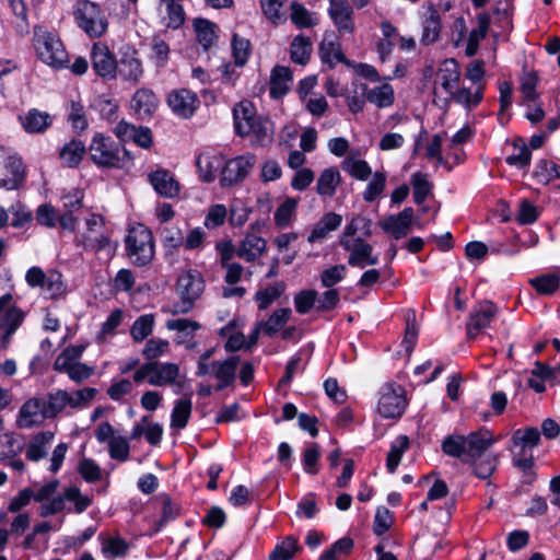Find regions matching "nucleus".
<instances>
[{
  "instance_id": "obj_60",
  "label": "nucleus",
  "mask_w": 560,
  "mask_h": 560,
  "mask_svg": "<svg viewBox=\"0 0 560 560\" xmlns=\"http://www.w3.org/2000/svg\"><path fill=\"white\" fill-rule=\"evenodd\" d=\"M94 108L100 113L101 118L113 122L118 118V104L115 100L106 98L103 95L95 100Z\"/></svg>"
},
{
  "instance_id": "obj_64",
  "label": "nucleus",
  "mask_w": 560,
  "mask_h": 560,
  "mask_svg": "<svg viewBox=\"0 0 560 560\" xmlns=\"http://www.w3.org/2000/svg\"><path fill=\"white\" fill-rule=\"evenodd\" d=\"M394 514L385 506H378L373 521V533L382 536L389 530L393 524Z\"/></svg>"
},
{
  "instance_id": "obj_6",
  "label": "nucleus",
  "mask_w": 560,
  "mask_h": 560,
  "mask_svg": "<svg viewBox=\"0 0 560 560\" xmlns=\"http://www.w3.org/2000/svg\"><path fill=\"white\" fill-rule=\"evenodd\" d=\"M13 295L5 293L0 296V348L5 349L10 337L22 325L25 313L16 305H11Z\"/></svg>"
},
{
  "instance_id": "obj_51",
  "label": "nucleus",
  "mask_w": 560,
  "mask_h": 560,
  "mask_svg": "<svg viewBox=\"0 0 560 560\" xmlns=\"http://www.w3.org/2000/svg\"><path fill=\"white\" fill-rule=\"evenodd\" d=\"M296 207L298 200L291 197L287 198L282 203H280L273 214L276 226L279 229L289 226Z\"/></svg>"
},
{
  "instance_id": "obj_22",
  "label": "nucleus",
  "mask_w": 560,
  "mask_h": 560,
  "mask_svg": "<svg viewBox=\"0 0 560 560\" xmlns=\"http://www.w3.org/2000/svg\"><path fill=\"white\" fill-rule=\"evenodd\" d=\"M373 246L362 237L353 241V248L348 257V264L351 267L364 268L366 265H377L378 257L373 256Z\"/></svg>"
},
{
  "instance_id": "obj_29",
  "label": "nucleus",
  "mask_w": 560,
  "mask_h": 560,
  "mask_svg": "<svg viewBox=\"0 0 560 560\" xmlns=\"http://www.w3.org/2000/svg\"><path fill=\"white\" fill-rule=\"evenodd\" d=\"M532 177L537 184L547 186L553 179L560 178V165L548 159H540L535 164Z\"/></svg>"
},
{
  "instance_id": "obj_49",
  "label": "nucleus",
  "mask_w": 560,
  "mask_h": 560,
  "mask_svg": "<svg viewBox=\"0 0 560 560\" xmlns=\"http://www.w3.org/2000/svg\"><path fill=\"white\" fill-rule=\"evenodd\" d=\"M320 459V447L317 443L308 444L302 453V467L307 475H317L319 471L318 463Z\"/></svg>"
},
{
  "instance_id": "obj_11",
  "label": "nucleus",
  "mask_w": 560,
  "mask_h": 560,
  "mask_svg": "<svg viewBox=\"0 0 560 560\" xmlns=\"http://www.w3.org/2000/svg\"><path fill=\"white\" fill-rule=\"evenodd\" d=\"M167 104L176 116L188 119L199 108L200 101L195 92L188 89H179L170 92Z\"/></svg>"
},
{
  "instance_id": "obj_27",
  "label": "nucleus",
  "mask_w": 560,
  "mask_h": 560,
  "mask_svg": "<svg viewBox=\"0 0 560 560\" xmlns=\"http://www.w3.org/2000/svg\"><path fill=\"white\" fill-rule=\"evenodd\" d=\"M70 393L66 389H55L44 398L43 419H55L69 406Z\"/></svg>"
},
{
  "instance_id": "obj_35",
  "label": "nucleus",
  "mask_w": 560,
  "mask_h": 560,
  "mask_svg": "<svg viewBox=\"0 0 560 560\" xmlns=\"http://www.w3.org/2000/svg\"><path fill=\"white\" fill-rule=\"evenodd\" d=\"M441 33V15L433 4L429 7V15L423 22V34L421 42L424 45L435 43Z\"/></svg>"
},
{
  "instance_id": "obj_23",
  "label": "nucleus",
  "mask_w": 560,
  "mask_h": 560,
  "mask_svg": "<svg viewBox=\"0 0 560 560\" xmlns=\"http://www.w3.org/2000/svg\"><path fill=\"white\" fill-rule=\"evenodd\" d=\"M156 499L161 502V516L154 522L151 535L160 533L168 523L174 522L182 514L180 504L173 501L170 494L161 493Z\"/></svg>"
},
{
  "instance_id": "obj_9",
  "label": "nucleus",
  "mask_w": 560,
  "mask_h": 560,
  "mask_svg": "<svg viewBox=\"0 0 560 560\" xmlns=\"http://www.w3.org/2000/svg\"><path fill=\"white\" fill-rule=\"evenodd\" d=\"M90 60L94 73L104 81H112L117 78V56L109 49L106 43H93Z\"/></svg>"
},
{
  "instance_id": "obj_15",
  "label": "nucleus",
  "mask_w": 560,
  "mask_h": 560,
  "mask_svg": "<svg viewBox=\"0 0 560 560\" xmlns=\"http://www.w3.org/2000/svg\"><path fill=\"white\" fill-rule=\"evenodd\" d=\"M224 156L214 151H205L198 154L196 167L201 182L209 184L215 180L224 164Z\"/></svg>"
},
{
  "instance_id": "obj_25",
  "label": "nucleus",
  "mask_w": 560,
  "mask_h": 560,
  "mask_svg": "<svg viewBox=\"0 0 560 560\" xmlns=\"http://www.w3.org/2000/svg\"><path fill=\"white\" fill-rule=\"evenodd\" d=\"M293 74L289 67L275 66L271 70L269 95L272 100H280L290 90L288 82L292 81Z\"/></svg>"
},
{
  "instance_id": "obj_42",
  "label": "nucleus",
  "mask_w": 560,
  "mask_h": 560,
  "mask_svg": "<svg viewBox=\"0 0 560 560\" xmlns=\"http://www.w3.org/2000/svg\"><path fill=\"white\" fill-rule=\"evenodd\" d=\"M72 129L78 136H82L90 126L86 116L85 107L80 101H71L70 108L67 116Z\"/></svg>"
},
{
  "instance_id": "obj_54",
  "label": "nucleus",
  "mask_w": 560,
  "mask_h": 560,
  "mask_svg": "<svg viewBox=\"0 0 560 560\" xmlns=\"http://www.w3.org/2000/svg\"><path fill=\"white\" fill-rule=\"evenodd\" d=\"M65 501L74 503V513L81 514L92 504V499L82 494L77 486H70L63 489Z\"/></svg>"
},
{
  "instance_id": "obj_36",
  "label": "nucleus",
  "mask_w": 560,
  "mask_h": 560,
  "mask_svg": "<svg viewBox=\"0 0 560 560\" xmlns=\"http://www.w3.org/2000/svg\"><path fill=\"white\" fill-rule=\"evenodd\" d=\"M529 285L539 295H552L560 288V276L553 272L541 273L528 280Z\"/></svg>"
},
{
  "instance_id": "obj_24",
  "label": "nucleus",
  "mask_w": 560,
  "mask_h": 560,
  "mask_svg": "<svg viewBox=\"0 0 560 560\" xmlns=\"http://www.w3.org/2000/svg\"><path fill=\"white\" fill-rule=\"evenodd\" d=\"M21 125L27 133H44L51 125L52 117L46 112L31 108L24 116H20Z\"/></svg>"
},
{
  "instance_id": "obj_19",
  "label": "nucleus",
  "mask_w": 560,
  "mask_h": 560,
  "mask_svg": "<svg viewBox=\"0 0 560 560\" xmlns=\"http://www.w3.org/2000/svg\"><path fill=\"white\" fill-rule=\"evenodd\" d=\"M44 398L32 397L27 399L20 408L18 416V427L22 429H31L40 425L43 419Z\"/></svg>"
},
{
  "instance_id": "obj_47",
  "label": "nucleus",
  "mask_w": 560,
  "mask_h": 560,
  "mask_svg": "<svg viewBox=\"0 0 560 560\" xmlns=\"http://www.w3.org/2000/svg\"><path fill=\"white\" fill-rule=\"evenodd\" d=\"M271 124L269 119L258 116L249 128L242 130V127L237 126V136L244 138L249 135H254L256 142L260 145H265L266 142L271 141V137L268 135V125Z\"/></svg>"
},
{
  "instance_id": "obj_55",
  "label": "nucleus",
  "mask_w": 560,
  "mask_h": 560,
  "mask_svg": "<svg viewBox=\"0 0 560 560\" xmlns=\"http://www.w3.org/2000/svg\"><path fill=\"white\" fill-rule=\"evenodd\" d=\"M9 213L12 215L10 224L14 229H23L33 221L32 212L21 201L11 205Z\"/></svg>"
},
{
  "instance_id": "obj_46",
  "label": "nucleus",
  "mask_w": 560,
  "mask_h": 560,
  "mask_svg": "<svg viewBox=\"0 0 560 560\" xmlns=\"http://www.w3.org/2000/svg\"><path fill=\"white\" fill-rule=\"evenodd\" d=\"M231 46L235 66L244 67L252 55L250 40L234 33L232 35Z\"/></svg>"
},
{
  "instance_id": "obj_63",
  "label": "nucleus",
  "mask_w": 560,
  "mask_h": 560,
  "mask_svg": "<svg viewBox=\"0 0 560 560\" xmlns=\"http://www.w3.org/2000/svg\"><path fill=\"white\" fill-rule=\"evenodd\" d=\"M108 452L112 459L126 462L129 457L130 445L125 436H116L108 442Z\"/></svg>"
},
{
  "instance_id": "obj_48",
  "label": "nucleus",
  "mask_w": 560,
  "mask_h": 560,
  "mask_svg": "<svg viewBox=\"0 0 560 560\" xmlns=\"http://www.w3.org/2000/svg\"><path fill=\"white\" fill-rule=\"evenodd\" d=\"M129 551L128 541L120 537H107L102 541V552L110 559L124 558Z\"/></svg>"
},
{
  "instance_id": "obj_13",
  "label": "nucleus",
  "mask_w": 560,
  "mask_h": 560,
  "mask_svg": "<svg viewBox=\"0 0 560 560\" xmlns=\"http://www.w3.org/2000/svg\"><path fill=\"white\" fill-rule=\"evenodd\" d=\"M240 362V355H231L224 360H215L211 362L209 375H212L218 380L214 390L221 392L234 384Z\"/></svg>"
},
{
  "instance_id": "obj_5",
  "label": "nucleus",
  "mask_w": 560,
  "mask_h": 560,
  "mask_svg": "<svg viewBox=\"0 0 560 560\" xmlns=\"http://www.w3.org/2000/svg\"><path fill=\"white\" fill-rule=\"evenodd\" d=\"M74 21L90 38H101L108 28V20L102 7L91 0H79L73 11Z\"/></svg>"
},
{
  "instance_id": "obj_8",
  "label": "nucleus",
  "mask_w": 560,
  "mask_h": 560,
  "mask_svg": "<svg viewBox=\"0 0 560 560\" xmlns=\"http://www.w3.org/2000/svg\"><path fill=\"white\" fill-rule=\"evenodd\" d=\"M255 161L256 156L253 153H246L230 160L224 158V164L220 172V186L229 188L243 182L254 167Z\"/></svg>"
},
{
  "instance_id": "obj_58",
  "label": "nucleus",
  "mask_w": 560,
  "mask_h": 560,
  "mask_svg": "<svg viewBox=\"0 0 560 560\" xmlns=\"http://www.w3.org/2000/svg\"><path fill=\"white\" fill-rule=\"evenodd\" d=\"M397 218V214H389L385 220H381L378 225L383 232L392 234L395 240H400L407 236L410 228L402 225L401 221Z\"/></svg>"
},
{
  "instance_id": "obj_1",
  "label": "nucleus",
  "mask_w": 560,
  "mask_h": 560,
  "mask_svg": "<svg viewBox=\"0 0 560 560\" xmlns=\"http://www.w3.org/2000/svg\"><path fill=\"white\" fill-rule=\"evenodd\" d=\"M90 161L100 170H126L133 166V154L109 135L95 132L88 145Z\"/></svg>"
},
{
  "instance_id": "obj_4",
  "label": "nucleus",
  "mask_w": 560,
  "mask_h": 560,
  "mask_svg": "<svg viewBox=\"0 0 560 560\" xmlns=\"http://www.w3.org/2000/svg\"><path fill=\"white\" fill-rule=\"evenodd\" d=\"M124 242L126 256L135 267L142 268L152 262L155 256V242L150 229L141 226L129 230Z\"/></svg>"
},
{
  "instance_id": "obj_62",
  "label": "nucleus",
  "mask_w": 560,
  "mask_h": 560,
  "mask_svg": "<svg viewBox=\"0 0 560 560\" xmlns=\"http://www.w3.org/2000/svg\"><path fill=\"white\" fill-rule=\"evenodd\" d=\"M385 186L386 175L382 172H375L363 191L364 201L373 202L384 191Z\"/></svg>"
},
{
  "instance_id": "obj_10",
  "label": "nucleus",
  "mask_w": 560,
  "mask_h": 560,
  "mask_svg": "<svg viewBox=\"0 0 560 560\" xmlns=\"http://www.w3.org/2000/svg\"><path fill=\"white\" fill-rule=\"evenodd\" d=\"M498 312V306L488 300L480 303L478 307H475L470 312L466 324L467 338L470 340L476 339L482 330L489 328Z\"/></svg>"
},
{
  "instance_id": "obj_40",
  "label": "nucleus",
  "mask_w": 560,
  "mask_h": 560,
  "mask_svg": "<svg viewBox=\"0 0 560 560\" xmlns=\"http://www.w3.org/2000/svg\"><path fill=\"white\" fill-rule=\"evenodd\" d=\"M284 290V282L277 281L265 289L256 291L254 300L257 303L258 310H267L276 300H278L283 294Z\"/></svg>"
},
{
  "instance_id": "obj_34",
  "label": "nucleus",
  "mask_w": 560,
  "mask_h": 560,
  "mask_svg": "<svg viewBox=\"0 0 560 560\" xmlns=\"http://www.w3.org/2000/svg\"><path fill=\"white\" fill-rule=\"evenodd\" d=\"M410 440L407 435H398L392 443L386 457V469L389 474H395L399 466L404 453L409 448Z\"/></svg>"
},
{
  "instance_id": "obj_57",
  "label": "nucleus",
  "mask_w": 560,
  "mask_h": 560,
  "mask_svg": "<svg viewBox=\"0 0 560 560\" xmlns=\"http://www.w3.org/2000/svg\"><path fill=\"white\" fill-rule=\"evenodd\" d=\"M442 71V88L452 93L453 84L458 83L460 79L459 65L456 59H450L445 61Z\"/></svg>"
},
{
  "instance_id": "obj_2",
  "label": "nucleus",
  "mask_w": 560,
  "mask_h": 560,
  "mask_svg": "<svg viewBox=\"0 0 560 560\" xmlns=\"http://www.w3.org/2000/svg\"><path fill=\"white\" fill-rule=\"evenodd\" d=\"M541 441V433L536 427H526L516 429L511 436L512 447H520L517 453H514L512 463L513 466L520 469L523 474L524 485H533L537 478L534 470L535 459L533 454L527 455V450H533L538 446Z\"/></svg>"
},
{
  "instance_id": "obj_50",
  "label": "nucleus",
  "mask_w": 560,
  "mask_h": 560,
  "mask_svg": "<svg viewBox=\"0 0 560 560\" xmlns=\"http://www.w3.org/2000/svg\"><path fill=\"white\" fill-rule=\"evenodd\" d=\"M153 326L154 316L152 314L141 315L133 322L130 335L136 342H141L152 334Z\"/></svg>"
},
{
  "instance_id": "obj_7",
  "label": "nucleus",
  "mask_w": 560,
  "mask_h": 560,
  "mask_svg": "<svg viewBox=\"0 0 560 560\" xmlns=\"http://www.w3.org/2000/svg\"><path fill=\"white\" fill-rule=\"evenodd\" d=\"M118 56L116 61L117 78L131 85H137L144 73L143 63L139 58L138 50L135 46L126 44L119 48Z\"/></svg>"
},
{
  "instance_id": "obj_37",
  "label": "nucleus",
  "mask_w": 560,
  "mask_h": 560,
  "mask_svg": "<svg viewBox=\"0 0 560 560\" xmlns=\"http://www.w3.org/2000/svg\"><path fill=\"white\" fill-rule=\"evenodd\" d=\"M410 185L413 202L418 206L423 205L433 189V184L428 179V175L420 171L415 172L410 177Z\"/></svg>"
},
{
  "instance_id": "obj_30",
  "label": "nucleus",
  "mask_w": 560,
  "mask_h": 560,
  "mask_svg": "<svg viewBox=\"0 0 560 560\" xmlns=\"http://www.w3.org/2000/svg\"><path fill=\"white\" fill-rule=\"evenodd\" d=\"M364 91H366L365 100L378 108L389 107L395 102V92L389 83H384L371 90L364 84Z\"/></svg>"
},
{
  "instance_id": "obj_43",
  "label": "nucleus",
  "mask_w": 560,
  "mask_h": 560,
  "mask_svg": "<svg viewBox=\"0 0 560 560\" xmlns=\"http://www.w3.org/2000/svg\"><path fill=\"white\" fill-rule=\"evenodd\" d=\"M54 439L50 431H42L35 434L26 448V458L31 462H38L47 455L46 444Z\"/></svg>"
},
{
  "instance_id": "obj_41",
  "label": "nucleus",
  "mask_w": 560,
  "mask_h": 560,
  "mask_svg": "<svg viewBox=\"0 0 560 560\" xmlns=\"http://www.w3.org/2000/svg\"><path fill=\"white\" fill-rule=\"evenodd\" d=\"M301 550L302 547L299 544V539L293 535H289L275 546L269 553L268 560H291Z\"/></svg>"
},
{
  "instance_id": "obj_59",
  "label": "nucleus",
  "mask_w": 560,
  "mask_h": 560,
  "mask_svg": "<svg viewBox=\"0 0 560 560\" xmlns=\"http://www.w3.org/2000/svg\"><path fill=\"white\" fill-rule=\"evenodd\" d=\"M347 273V267L342 264L334 265L320 272V282L324 288L334 289V285L341 282Z\"/></svg>"
},
{
  "instance_id": "obj_12",
  "label": "nucleus",
  "mask_w": 560,
  "mask_h": 560,
  "mask_svg": "<svg viewBox=\"0 0 560 560\" xmlns=\"http://www.w3.org/2000/svg\"><path fill=\"white\" fill-rule=\"evenodd\" d=\"M328 15L340 34L355 31L353 4L348 0H329Z\"/></svg>"
},
{
  "instance_id": "obj_21",
  "label": "nucleus",
  "mask_w": 560,
  "mask_h": 560,
  "mask_svg": "<svg viewBox=\"0 0 560 560\" xmlns=\"http://www.w3.org/2000/svg\"><path fill=\"white\" fill-rule=\"evenodd\" d=\"M88 154V147L79 138H72L60 149L58 156L62 164L69 168H78Z\"/></svg>"
},
{
  "instance_id": "obj_16",
  "label": "nucleus",
  "mask_w": 560,
  "mask_h": 560,
  "mask_svg": "<svg viewBox=\"0 0 560 560\" xmlns=\"http://www.w3.org/2000/svg\"><path fill=\"white\" fill-rule=\"evenodd\" d=\"M148 180L155 192L164 198H175L179 195L180 185L171 171L158 168L148 174Z\"/></svg>"
},
{
  "instance_id": "obj_32",
  "label": "nucleus",
  "mask_w": 560,
  "mask_h": 560,
  "mask_svg": "<svg viewBox=\"0 0 560 560\" xmlns=\"http://www.w3.org/2000/svg\"><path fill=\"white\" fill-rule=\"evenodd\" d=\"M313 47L311 38L303 34L296 35L290 46V58L292 62L305 66L310 59Z\"/></svg>"
},
{
  "instance_id": "obj_45",
  "label": "nucleus",
  "mask_w": 560,
  "mask_h": 560,
  "mask_svg": "<svg viewBox=\"0 0 560 560\" xmlns=\"http://www.w3.org/2000/svg\"><path fill=\"white\" fill-rule=\"evenodd\" d=\"M257 118L258 116L256 115L253 103H240L237 107L233 108L235 133L237 135V126L242 127V130L244 131L246 130V127L249 128V126H252Z\"/></svg>"
},
{
  "instance_id": "obj_18",
  "label": "nucleus",
  "mask_w": 560,
  "mask_h": 560,
  "mask_svg": "<svg viewBox=\"0 0 560 560\" xmlns=\"http://www.w3.org/2000/svg\"><path fill=\"white\" fill-rule=\"evenodd\" d=\"M205 279L200 271L188 269L182 272L176 281V292L179 296L198 300L205 291Z\"/></svg>"
},
{
  "instance_id": "obj_33",
  "label": "nucleus",
  "mask_w": 560,
  "mask_h": 560,
  "mask_svg": "<svg viewBox=\"0 0 560 560\" xmlns=\"http://www.w3.org/2000/svg\"><path fill=\"white\" fill-rule=\"evenodd\" d=\"M340 182L341 175L336 167L325 168L317 179L316 191L320 196L332 197Z\"/></svg>"
},
{
  "instance_id": "obj_28",
  "label": "nucleus",
  "mask_w": 560,
  "mask_h": 560,
  "mask_svg": "<svg viewBox=\"0 0 560 560\" xmlns=\"http://www.w3.org/2000/svg\"><path fill=\"white\" fill-rule=\"evenodd\" d=\"M267 249L266 240L254 233H247L236 250L238 257L248 262H253Z\"/></svg>"
},
{
  "instance_id": "obj_44",
  "label": "nucleus",
  "mask_w": 560,
  "mask_h": 560,
  "mask_svg": "<svg viewBox=\"0 0 560 560\" xmlns=\"http://www.w3.org/2000/svg\"><path fill=\"white\" fill-rule=\"evenodd\" d=\"M513 147L518 149L517 154H511L505 158V163L518 170H527L532 162V151L524 142L522 137H517L513 141Z\"/></svg>"
},
{
  "instance_id": "obj_26",
  "label": "nucleus",
  "mask_w": 560,
  "mask_h": 560,
  "mask_svg": "<svg viewBox=\"0 0 560 560\" xmlns=\"http://www.w3.org/2000/svg\"><path fill=\"white\" fill-rule=\"evenodd\" d=\"M192 27L198 44L205 51H208L218 39V25L208 19L195 18L192 20Z\"/></svg>"
},
{
  "instance_id": "obj_17",
  "label": "nucleus",
  "mask_w": 560,
  "mask_h": 560,
  "mask_svg": "<svg viewBox=\"0 0 560 560\" xmlns=\"http://www.w3.org/2000/svg\"><path fill=\"white\" fill-rule=\"evenodd\" d=\"M465 436L467 439V460L481 458L495 442L492 432L487 428H480L479 430L472 431Z\"/></svg>"
},
{
  "instance_id": "obj_39",
  "label": "nucleus",
  "mask_w": 560,
  "mask_h": 560,
  "mask_svg": "<svg viewBox=\"0 0 560 560\" xmlns=\"http://www.w3.org/2000/svg\"><path fill=\"white\" fill-rule=\"evenodd\" d=\"M192 404L190 397H183L175 400L171 413V427L174 429H184L188 424L191 416Z\"/></svg>"
},
{
  "instance_id": "obj_61",
  "label": "nucleus",
  "mask_w": 560,
  "mask_h": 560,
  "mask_svg": "<svg viewBox=\"0 0 560 560\" xmlns=\"http://www.w3.org/2000/svg\"><path fill=\"white\" fill-rule=\"evenodd\" d=\"M291 21L299 28H308L316 24L311 12L301 3L292 2Z\"/></svg>"
},
{
  "instance_id": "obj_52",
  "label": "nucleus",
  "mask_w": 560,
  "mask_h": 560,
  "mask_svg": "<svg viewBox=\"0 0 560 560\" xmlns=\"http://www.w3.org/2000/svg\"><path fill=\"white\" fill-rule=\"evenodd\" d=\"M165 5L167 13L166 26L172 30H178L185 23L186 14L183 5L176 0H161Z\"/></svg>"
},
{
  "instance_id": "obj_53",
  "label": "nucleus",
  "mask_w": 560,
  "mask_h": 560,
  "mask_svg": "<svg viewBox=\"0 0 560 560\" xmlns=\"http://www.w3.org/2000/svg\"><path fill=\"white\" fill-rule=\"evenodd\" d=\"M472 466V471L479 479H488L497 468V456L493 454L483 455L481 458L468 460Z\"/></svg>"
},
{
  "instance_id": "obj_38",
  "label": "nucleus",
  "mask_w": 560,
  "mask_h": 560,
  "mask_svg": "<svg viewBox=\"0 0 560 560\" xmlns=\"http://www.w3.org/2000/svg\"><path fill=\"white\" fill-rule=\"evenodd\" d=\"M291 314L292 311L289 307H281L276 310L266 322H259L260 327H262V332L268 337H273L285 326L291 317Z\"/></svg>"
},
{
  "instance_id": "obj_14",
  "label": "nucleus",
  "mask_w": 560,
  "mask_h": 560,
  "mask_svg": "<svg viewBox=\"0 0 560 560\" xmlns=\"http://www.w3.org/2000/svg\"><path fill=\"white\" fill-rule=\"evenodd\" d=\"M406 407V396L402 393H397L393 387H388L378 399L377 410L383 418L396 419L402 416Z\"/></svg>"
},
{
  "instance_id": "obj_56",
  "label": "nucleus",
  "mask_w": 560,
  "mask_h": 560,
  "mask_svg": "<svg viewBox=\"0 0 560 560\" xmlns=\"http://www.w3.org/2000/svg\"><path fill=\"white\" fill-rule=\"evenodd\" d=\"M317 295L318 293L314 289H304L296 293L294 296V307L296 313L300 315L310 313V311L316 306Z\"/></svg>"
},
{
  "instance_id": "obj_3",
  "label": "nucleus",
  "mask_w": 560,
  "mask_h": 560,
  "mask_svg": "<svg viewBox=\"0 0 560 560\" xmlns=\"http://www.w3.org/2000/svg\"><path fill=\"white\" fill-rule=\"evenodd\" d=\"M33 46L37 58L55 70L68 69L69 55L60 37L49 31H35Z\"/></svg>"
},
{
  "instance_id": "obj_20",
  "label": "nucleus",
  "mask_w": 560,
  "mask_h": 560,
  "mask_svg": "<svg viewBox=\"0 0 560 560\" xmlns=\"http://www.w3.org/2000/svg\"><path fill=\"white\" fill-rule=\"evenodd\" d=\"M130 105L138 118L147 119L155 113L159 100L151 89L140 88L133 93Z\"/></svg>"
},
{
  "instance_id": "obj_31",
  "label": "nucleus",
  "mask_w": 560,
  "mask_h": 560,
  "mask_svg": "<svg viewBox=\"0 0 560 560\" xmlns=\"http://www.w3.org/2000/svg\"><path fill=\"white\" fill-rule=\"evenodd\" d=\"M466 440V436L463 434H448L442 441L441 450L446 456L458 458L463 463H468Z\"/></svg>"
}]
</instances>
